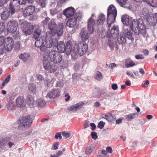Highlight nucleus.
Listing matches in <instances>:
<instances>
[{
  "label": "nucleus",
  "mask_w": 157,
  "mask_h": 157,
  "mask_svg": "<svg viewBox=\"0 0 157 157\" xmlns=\"http://www.w3.org/2000/svg\"><path fill=\"white\" fill-rule=\"evenodd\" d=\"M36 77L38 80L42 81L44 79L43 76L40 75H36Z\"/></svg>",
  "instance_id": "60"
},
{
  "label": "nucleus",
  "mask_w": 157,
  "mask_h": 157,
  "mask_svg": "<svg viewBox=\"0 0 157 157\" xmlns=\"http://www.w3.org/2000/svg\"><path fill=\"white\" fill-rule=\"evenodd\" d=\"M5 26L3 23H0V34L1 32L5 29Z\"/></svg>",
  "instance_id": "55"
},
{
  "label": "nucleus",
  "mask_w": 157,
  "mask_h": 157,
  "mask_svg": "<svg viewBox=\"0 0 157 157\" xmlns=\"http://www.w3.org/2000/svg\"><path fill=\"white\" fill-rule=\"evenodd\" d=\"M103 118L106 119L109 122H111L116 118L114 115L112 114L111 113L103 114L102 115Z\"/></svg>",
  "instance_id": "25"
},
{
  "label": "nucleus",
  "mask_w": 157,
  "mask_h": 157,
  "mask_svg": "<svg viewBox=\"0 0 157 157\" xmlns=\"http://www.w3.org/2000/svg\"><path fill=\"white\" fill-rule=\"evenodd\" d=\"M49 57L51 61L55 63H59L62 60V56L59 52L56 50H52L48 53Z\"/></svg>",
  "instance_id": "8"
},
{
  "label": "nucleus",
  "mask_w": 157,
  "mask_h": 157,
  "mask_svg": "<svg viewBox=\"0 0 157 157\" xmlns=\"http://www.w3.org/2000/svg\"><path fill=\"white\" fill-rule=\"evenodd\" d=\"M21 25L22 31L26 36L32 33L33 28L30 24L25 21H24L21 23Z\"/></svg>",
  "instance_id": "10"
},
{
  "label": "nucleus",
  "mask_w": 157,
  "mask_h": 157,
  "mask_svg": "<svg viewBox=\"0 0 157 157\" xmlns=\"http://www.w3.org/2000/svg\"><path fill=\"white\" fill-rule=\"evenodd\" d=\"M117 37V40L119 44H124L126 42V39L122 33H121Z\"/></svg>",
  "instance_id": "26"
},
{
  "label": "nucleus",
  "mask_w": 157,
  "mask_h": 157,
  "mask_svg": "<svg viewBox=\"0 0 157 157\" xmlns=\"http://www.w3.org/2000/svg\"><path fill=\"white\" fill-rule=\"evenodd\" d=\"M147 20L149 25L153 26L156 25L157 21L156 18H155V15H152L151 16L147 17Z\"/></svg>",
  "instance_id": "24"
},
{
  "label": "nucleus",
  "mask_w": 157,
  "mask_h": 157,
  "mask_svg": "<svg viewBox=\"0 0 157 157\" xmlns=\"http://www.w3.org/2000/svg\"><path fill=\"white\" fill-rule=\"evenodd\" d=\"M94 78L98 81H100L103 78V76L102 73L99 71H97L95 72L94 75Z\"/></svg>",
  "instance_id": "37"
},
{
  "label": "nucleus",
  "mask_w": 157,
  "mask_h": 157,
  "mask_svg": "<svg viewBox=\"0 0 157 157\" xmlns=\"http://www.w3.org/2000/svg\"><path fill=\"white\" fill-rule=\"evenodd\" d=\"M54 39H55L56 40V44L55 46L53 45L51 47L54 48L55 47H57V49L59 52H60L61 53H63L65 51V45L64 42L61 41L58 43V41L57 39L55 37L52 39V40H54Z\"/></svg>",
  "instance_id": "15"
},
{
  "label": "nucleus",
  "mask_w": 157,
  "mask_h": 157,
  "mask_svg": "<svg viewBox=\"0 0 157 157\" xmlns=\"http://www.w3.org/2000/svg\"><path fill=\"white\" fill-rule=\"evenodd\" d=\"M51 82V80L49 79H46L44 82V84L45 85L47 86H48L50 85Z\"/></svg>",
  "instance_id": "58"
},
{
  "label": "nucleus",
  "mask_w": 157,
  "mask_h": 157,
  "mask_svg": "<svg viewBox=\"0 0 157 157\" xmlns=\"http://www.w3.org/2000/svg\"><path fill=\"white\" fill-rule=\"evenodd\" d=\"M122 33L126 38L127 37L128 39L130 40H133V33L131 32L130 29L127 28L124 29Z\"/></svg>",
  "instance_id": "22"
},
{
  "label": "nucleus",
  "mask_w": 157,
  "mask_h": 157,
  "mask_svg": "<svg viewBox=\"0 0 157 157\" xmlns=\"http://www.w3.org/2000/svg\"><path fill=\"white\" fill-rule=\"evenodd\" d=\"M135 63L130 59H127L125 62V66L127 68H129L135 65Z\"/></svg>",
  "instance_id": "40"
},
{
  "label": "nucleus",
  "mask_w": 157,
  "mask_h": 157,
  "mask_svg": "<svg viewBox=\"0 0 157 157\" xmlns=\"http://www.w3.org/2000/svg\"><path fill=\"white\" fill-rule=\"evenodd\" d=\"M94 149V147L93 146H88L86 148L85 150V153L86 154H89L91 153Z\"/></svg>",
  "instance_id": "43"
},
{
  "label": "nucleus",
  "mask_w": 157,
  "mask_h": 157,
  "mask_svg": "<svg viewBox=\"0 0 157 157\" xmlns=\"http://www.w3.org/2000/svg\"><path fill=\"white\" fill-rule=\"evenodd\" d=\"M3 47H1V51L0 54H2L4 51L6 50L7 52L11 51L13 47L14 42L12 38L10 37H7L4 39Z\"/></svg>",
  "instance_id": "7"
},
{
  "label": "nucleus",
  "mask_w": 157,
  "mask_h": 157,
  "mask_svg": "<svg viewBox=\"0 0 157 157\" xmlns=\"http://www.w3.org/2000/svg\"><path fill=\"white\" fill-rule=\"evenodd\" d=\"M93 16L94 14H92L91 17L87 21V29L90 34L93 33L94 26H95V20L92 17Z\"/></svg>",
  "instance_id": "13"
},
{
  "label": "nucleus",
  "mask_w": 157,
  "mask_h": 157,
  "mask_svg": "<svg viewBox=\"0 0 157 157\" xmlns=\"http://www.w3.org/2000/svg\"><path fill=\"white\" fill-rule=\"evenodd\" d=\"M81 17L80 13H75L74 16L69 18L66 23L67 25L69 27H73L75 25L78 20Z\"/></svg>",
  "instance_id": "9"
},
{
  "label": "nucleus",
  "mask_w": 157,
  "mask_h": 157,
  "mask_svg": "<svg viewBox=\"0 0 157 157\" xmlns=\"http://www.w3.org/2000/svg\"><path fill=\"white\" fill-rule=\"evenodd\" d=\"M57 67L54 64H52L50 66L47 68L45 70L48 71L50 73L54 72L57 70Z\"/></svg>",
  "instance_id": "38"
},
{
  "label": "nucleus",
  "mask_w": 157,
  "mask_h": 157,
  "mask_svg": "<svg viewBox=\"0 0 157 157\" xmlns=\"http://www.w3.org/2000/svg\"><path fill=\"white\" fill-rule=\"evenodd\" d=\"M8 0H1L0 2V10H1L2 9L4 10L5 8V6H4L5 4Z\"/></svg>",
  "instance_id": "46"
},
{
  "label": "nucleus",
  "mask_w": 157,
  "mask_h": 157,
  "mask_svg": "<svg viewBox=\"0 0 157 157\" xmlns=\"http://www.w3.org/2000/svg\"><path fill=\"white\" fill-rule=\"evenodd\" d=\"M18 23L14 20H12L8 22L7 29L8 32L13 33L16 32L17 28Z\"/></svg>",
  "instance_id": "11"
},
{
  "label": "nucleus",
  "mask_w": 157,
  "mask_h": 157,
  "mask_svg": "<svg viewBox=\"0 0 157 157\" xmlns=\"http://www.w3.org/2000/svg\"><path fill=\"white\" fill-rule=\"evenodd\" d=\"M107 91L105 89L102 90L100 93V95H98L97 97L98 98L102 97L104 98H105V97L107 96Z\"/></svg>",
  "instance_id": "41"
},
{
  "label": "nucleus",
  "mask_w": 157,
  "mask_h": 157,
  "mask_svg": "<svg viewBox=\"0 0 157 157\" xmlns=\"http://www.w3.org/2000/svg\"><path fill=\"white\" fill-rule=\"evenodd\" d=\"M61 10V7L57 8V9H51L50 10V12L51 14L53 15L55 14H57L59 11Z\"/></svg>",
  "instance_id": "44"
},
{
  "label": "nucleus",
  "mask_w": 157,
  "mask_h": 157,
  "mask_svg": "<svg viewBox=\"0 0 157 157\" xmlns=\"http://www.w3.org/2000/svg\"><path fill=\"white\" fill-rule=\"evenodd\" d=\"M130 22V27L132 30L135 31V33H140L143 34L145 33V26L142 19H135Z\"/></svg>",
  "instance_id": "4"
},
{
  "label": "nucleus",
  "mask_w": 157,
  "mask_h": 157,
  "mask_svg": "<svg viewBox=\"0 0 157 157\" xmlns=\"http://www.w3.org/2000/svg\"><path fill=\"white\" fill-rule=\"evenodd\" d=\"M29 90L31 94H34L36 91V85L30 83L28 86Z\"/></svg>",
  "instance_id": "34"
},
{
  "label": "nucleus",
  "mask_w": 157,
  "mask_h": 157,
  "mask_svg": "<svg viewBox=\"0 0 157 157\" xmlns=\"http://www.w3.org/2000/svg\"><path fill=\"white\" fill-rule=\"evenodd\" d=\"M76 46L75 43H72L71 41H68L65 46V52L66 54L68 55L70 54V51L71 49H73V47Z\"/></svg>",
  "instance_id": "21"
},
{
  "label": "nucleus",
  "mask_w": 157,
  "mask_h": 157,
  "mask_svg": "<svg viewBox=\"0 0 157 157\" xmlns=\"http://www.w3.org/2000/svg\"><path fill=\"white\" fill-rule=\"evenodd\" d=\"M48 28L50 31L47 32L50 33L52 36V39L55 37V35L58 36H61L63 32V25L62 23H60L57 27L54 19H52L48 24Z\"/></svg>",
  "instance_id": "3"
},
{
  "label": "nucleus",
  "mask_w": 157,
  "mask_h": 157,
  "mask_svg": "<svg viewBox=\"0 0 157 157\" xmlns=\"http://www.w3.org/2000/svg\"><path fill=\"white\" fill-rule=\"evenodd\" d=\"M91 136L92 138L94 140H95L98 138V136H97V133L95 132H92L91 134Z\"/></svg>",
  "instance_id": "51"
},
{
  "label": "nucleus",
  "mask_w": 157,
  "mask_h": 157,
  "mask_svg": "<svg viewBox=\"0 0 157 157\" xmlns=\"http://www.w3.org/2000/svg\"><path fill=\"white\" fill-rule=\"evenodd\" d=\"M105 124V122L103 121H100L98 123L97 126L99 128L101 129L104 127Z\"/></svg>",
  "instance_id": "50"
},
{
  "label": "nucleus",
  "mask_w": 157,
  "mask_h": 157,
  "mask_svg": "<svg viewBox=\"0 0 157 157\" xmlns=\"http://www.w3.org/2000/svg\"><path fill=\"white\" fill-rule=\"evenodd\" d=\"M77 52H78V53L79 55L78 52V49H76L75 47H73V49H71V50L70 54L71 53L72 57L73 58L75 59L77 58Z\"/></svg>",
  "instance_id": "36"
},
{
  "label": "nucleus",
  "mask_w": 157,
  "mask_h": 157,
  "mask_svg": "<svg viewBox=\"0 0 157 157\" xmlns=\"http://www.w3.org/2000/svg\"><path fill=\"white\" fill-rule=\"evenodd\" d=\"M0 13H1V18L3 20L6 19L11 13L10 10H7L5 9V8L3 10L2 9L0 10Z\"/></svg>",
  "instance_id": "23"
},
{
  "label": "nucleus",
  "mask_w": 157,
  "mask_h": 157,
  "mask_svg": "<svg viewBox=\"0 0 157 157\" xmlns=\"http://www.w3.org/2000/svg\"><path fill=\"white\" fill-rule=\"evenodd\" d=\"M4 39L3 37L0 36V48L3 47ZM1 48H0V51H1Z\"/></svg>",
  "instance_id": "56"
},
{
  "label": "nucleus",
  "mask_w": 157,
  "mask_h": 157,
  "mask_svg": "<svg viewBox=\"0 0 157 157\" xmlns=\"http://www.w3.org/2000/svg\"><path fill=\"white\" fill-rule=\"evenodd\" d=\"M119 32L118 26L114 25L109 32H107V36L108 37H112L114 39L116 38L119 35Z\"/></svg>",
  "instance_id": "12"
},
{
  "label": "nucleus",
  "mask_w": 157,
  "mask_h": 157,
  "mask_svg": "<svg viewBox=\"0 0 157 157\" xmlns=\"http://www.w3.org/2000/svg\"><path fill=\"white\" fill-rule=\"evenodd\" d=\"M138 116L137 113H132L125 116V118L127 119L128 121H131L133 119L137 118Z\"/></svg>",
  "instance_id": "32"
},
{
  "label": "nucleus",
  "mask_w": 157,
  "mask_h": 157,
  "mask_svg": "<svg viewBox=\"0 0 157 157\" xmlns=\"http://www.w3.org/2000/svg\"><path fill=\"white\" fill-rule=\"evenodd\" d=\"M132 21V19H129L128 15H123L121 17V21L123 24L126 25H129L130 21Z\"/></svg>",
  "instance_id": "27"
},
{
  "label": "nucleus",
  "mask_w": 157,
  "mask_h": 157,
  "mask_svg": "<svg viewBox=\"0 0 157 157\" xmlns=\"http://www.w3.org/2000/svg\"><path fill=\"white\" fill-rule=\"evenodd\" d=\"M19 3V5H25L27 2V0H17Z\"/></svg>",
  "instance_id": "57"
},
{
  "label": "nucleus",
  "mask_w": 157,
  "mask_h": 157,
  "mask_svg": "<svg viewBox=\"0 0 157 157\" xmlns=\"http://www.w3.org/2000/svg\"><path fill=\"white\" fill-rule=\"evenodd\" d=\"M26 100L27 103L30 108L33 107L34 100L31 95H28L26 98Z\"/></svg>",
  "instance_id": "29"
},
{
  "label": "nucleus",
  "mask_w": 157,
  "mask_h": 157,
  "mask_svg": "<svg viewBox=\"0 0 157 157\" xmlns=\"http://www.w3.org/2000/svg\"><path fill=\"white\" fill-rule=\"evenodd\" d=\"M46 104V102L44 100L42 99H38L36 101V105L38 107H44Z\"/></svg>",
  "instance_id": "39"
},
{
  "label": "nucleus",
  "mask_w": 157,
  "mask_h": 157,
  "mask_svg": "<svg viewBox=\"0 0 157 157\" xmlns=\"http://www.w3.org/2000/svg\"><path fill=\"white\" fill-rule=\"evenodd\" d=\"M90 125L91 127V129L92 130H94L96 127V126L95 124L94 123H92L90 124Z\"/></svg>",
  "instance_id": "63"
},
{
  "label": "nucleus",
  "mask_w": 157,
  "mask_h": 157,
  "mask_svg": "<svg viewBox=\"0 0 157 157\" xmlns=\"http://www.w3.org/2000/svg\"><path fill=\"white\" fill-rule=\"evenodd\" d=\"M84 104L83 102L81 101L77 103L75 105H72L68 108L69 111L73 112H76L78 110L81 108Z\"/></svg>",
  "instance_id": "20"
},
{
  "label": "nucleus",
  "mask_w": 157,
  "mask_h": 157,
  "mask_svg": "<svg viewBox=\"0 0 157 157\" xmlns=\"http://www.w3.org/2000/svg\"><path fill=\"white\" fill-rule=\"evenodd\" d=\"M19 58L24 62H26L29 57V55L28 53H24L20 54Z\"/></svg>",
  "instance_id": "35"
},
{
  "label": "nucleus",
  "mask_w": 157,
  "mask_h": 157,
  "mask_svg": "<svg viewBox=\"0 0 157 157\" xmlns=\"http://www.w3.org/2000/svg\"><path fill=\"white\" fill-rule=\"evenodd\" d=\"M35 10V7L32 5H29L26 8L24 11L25 17L29 16L32 15Z\"/></svg>",
  "instance_id": "19"
},
{
  "label": "nucleus",
  "mask_w": 157,
  "mask_h": 157,
  "mask_svg": "<svg viewBox=\"0 0 157 157\" xmlns=\"http://www.w3.org/2000/svg\"><path fill=\"white\" fill-rule=\"evenodd\" d=\"M42 30L40 28H38L34 31L33 37L35 40L40 39V37L42 33Z\"/></svg>",
  "instance_id": "28"
},
{
  "label": "nucleus",
  "mask_w": 157,
  "mask_h": 157,
  "mask_svg": "<svg viewBox=\"0 0 157 157\" xmlns=\"http://www.w3.org/2000/svg\"><path fill=\"white\" fill-rule=\"evenodd\" d=\"M10 79V75H9L4 80L2 83L1 88H2L5 84L8 83Z\"/></svg>",
  "instance_id": "45"
},
{
  "label": "nucleus",
  "mask_w": 157,
  "mask_h": 157,
  "mask_svg": "<svg viewBox=\"0 0 157 157\" xmlns=\"http://www.w3.org/2000/svg\"><path fill=\"white\" fill-rule=\"evenodd\" d=\"M101 105L100 103L98 101L95 102L94 103V106L96 108L100 107Z\"/></svg>",
  "instance_id": "59"
},
{
  "label": "nucleus",
  "mask_w": 157,
  "mask_h": 157,
  "mask_svg": "<svg viewBox=\"0 0 157 157\" xmlns=\"http://www.w3.org/2000/svg\"><path fill=\"white\" fill-rule=\"evenodd\" d=\"M74 9L72 7H70L63 10V14L67 18H69L74 16Z\"/></svg>",
  "instance_id": "18"
},
{
  "label": "nucleus",
  "mask_w": 157,
  "mask_h": 157,
  "mask_svg": "<svg viewBox=\"0 0 157 157\" xmlns=\"http://www.w3.org/2000/svg\"><path fill=\"white\" fill-rule=\"evenodd\" d=\"M49 19L50 18L48 17H46L45 19L42 21L43 25H46Z\"/></svg>",
  "instance_id": "54"
},
{
  "label": "nucleus",
  "mask_w": 157,
  "mask_h": 157,
  "mask_svg": "<svg viewBox=\"0 0 157 157\" xmlns=\"http://www.w3.org/2000/svg\"><path fill=\"white\" fill-rule=\"evenodd\" d=\"M59 145L58 142H56L53 144V147L54 148V149L55 150L57 149L58 148Z\"/></svg>",
  "instance_id": "61"
},
{
  "label": "nucleus",
  "mask_w": 157,
  "mask_h": 157,
  "mask_svg": "<svg viewBox=\"0 0 157 157\" xmlns=\"http://www.w3.org/2000/svg\"><path fill=\"white\" fill-rule=\"evenodd\" d=\"M64 85L63 81L59 80L58 81L56 84V86L57 87H62Z\"/></svg>",
  "instance_id": "48"
},
{
  "label": "nucleus",
  "mask_w": 157,
  "mask_h": 157,
  "mask_svg": "<svg viewBox=\"0 0 157 157\" xmlns=\"http://www.w3.org/2000/svg\"><path fill=\"white\" fill-rule=\"evenodd\" d=\"M117 15V11L115 7L113 5H110L107 9V24L109 29L111 25L114 22Z\"/></svg>",
  "instance_id": "5"
},
{
  "label": "nucleus",
  "mask_w": 157,
  "mask_h": 157,
  "mask_svg": "<svg viewBox=\"0 0 157 157\" xmlns=\"http://www.w3.org/2000/svg\"><path fill=\"white\" fill-rule=\"evenodd\" d=\"M23 97L21 96H19L16 100V103L17 106L20 107L23 105L24 100Z\"/></svg>",
  "instance_id": "33"
},
{
  "label": "nucleus",
  "mask_w": 157,
  "mask_h": 157,
  "mask_svg": "<svg viewBox=\"0 0 157 157\" xmlns=\"http://www.w3.org/2000/svg\"><path fill=\"white\" fill-rule=\"evenodd\" d=\"M9 5V10L12 14L15 13V9L18 8L19 6L17 0H12L10 2Z\"/></svg>",
  "instance_id": "16"
},
{
  "label": "nucleus",
  "mask_w": 157,
  "mask_h": 157,
  "mask_svg": "<svg viewBox=\"0 0 157 157\" xmlns=\"http://www.w3.org/2000/svg\"><path fill=\"white\" fill-rule=\"evenodd\" d=\"M40 51L42 52H45L46 51L47 48H49L48 47H47L46 44H44L43 45L41 46L40 47Z\"/></svg>",
  "instance_id": "49"
},
{
  "label": "nucleus",
  "mask_w": 157,
  "mask_h": 157,
  "mask_svg": "<svg viewBox=\"0 0 157 157\" xmlns=\"http://www.w3.org/2000/svg\"><path fill=\"white\" fill-rule=\"evenodd\" d=\"M112 88L114 90H116L117 88V85L116 83H113L112 85Z\"/></svg>",
  "instance_id": "64"
},
{
  "label": "nucleus",
  "mask_w": 157,
  "mask_h": 157,
  "mask_svg": "<svg viewBox=\"0 0 157 157\" xmlns=\"http://www.w3.org/2000/svg\"><path fill=\"white\" fill-rule=\"evenodd\" d=\"M80 35L82 41L78 43V50L79 55L82 56L87 50L88 45L85 41L88 39L89 35L86 28H84L81 30Z\"/></svg>",
  "instance_id": "1"
},
{
  "label": "nucleus",
  "mask_w": 157,
  "mask_h": 157,
  "mask_svg": "<svg viewBox=\"0 0 157 157\" xmlns=\"http://www.w3.org/2000/svg\"><path fill=\"white\" fill-rule=\"evenodd\" d=\"M62 135L65 139H67L70 137L71 134L70 133L64 131L62 132Z\"/></svg>",
  "instance_id": "47"
},
{
  "label": "nucleus",
  "mask_w": 157,
  "mask_h": 157,
  "mask_svg": "<svg viewBox=\"0 0 157 157\" xmlns=\"http://www.w3.org/2000/svg\"><path fill=\"white\" fill-rule=\"evenodd\" d=\"M128 0H117V1L119 3L121 6H123L125 4L126 1Z\"/></svg>",
  "instance_id": "52"
},
{
  "label": "nucleus",
  "mask_w": 157,
  "mask_h": 157,
  "mask_svg": "<svg viewBox=\"0 0 157 157\" xmlns=\"http://www.w3.org/2000/svg\"><path fill=\"white\" fill-rule=\"evenodd\" d=\"M108 45L110 47L111 50H113L115 46V44H116L115 40L113 38L109 37L108 40L107 42Z\"/></svg>",
  "instance_id": "30"
},
{
  "label": "nucleus",
  "mask_w": 157,
  "mask_h": 157,
  "mask_svg": "<svg viewBox=\"0 0 157 157\" xmlns=\"http://www.w3.org/2000/svg\"><path fill=\"white\" fill-rule=\"evenodd\" d=\"M105 15L103 14H101L98 17V20L97 21V24L98 25H101L103 24L105 21Z\"/></svg>",
  "instance_id": "31"
},
{
  "label": "nucleus",
  "mask_w": 157,
  "mask_h": 157,
  "mask_svg": "<svg viewBox=\"0 0 157 157\" xmlns=\"http://www.w3.org/2000/svg\"><path fill=\"white\" fill-rule=\"evenodd\" d=\"M19 121L18 129L20 130H24L31 125L33 119L30 115H28L22 117Z\"/></svg>",
  "instance_id": "6"
},
{
  "label": "nucleus",
  "mask_w": 157,
  "mask_h": 157,
  "mask_svg": "<svg viewBox=\"0 0 157 157\" xmlns=\"http://www.w3.org/2000/svg\"><path fill=\"white\" fill-rule=\"evenodd\" d=\"M60 92L57 89H55L48 92L47 96L50 98H55L58 97L60 95Z\"/></svg>",
  "instance_id": "17"
},
{
  "label": "nucleus",
  "mask_w": 157,
  "mask_h": 157,
  "mask_svg": "<svg viewBox=\"0 0 157 157\" xmlns=\"http://www.w3.org/2000/svg\"><path fill=\"white\" fill-rule=\"evenodd\" d=\"M52 36L50 33L46 32V37L44 39H36L35 42V46L40 48L44 44H46L47 47L51 48L52 46H55L56 44L57 41L55 39L52 40Z\"/></svg>",
  "instance_id": "2"
},
{
  "label": "nucleus",
  "mask_w": 157,
  "mask_h": 157,
  "mask_svg": "<svg viewBox=\"0 0 157 157\" xmlns=\"http://www.w3.org/2000/svg\"><path fill=\"white\" fill-rule=\"evenodd\" d=\"M48 52H45L42 59L43 67L45 70L49 68L52 64L48 59Z\"/></svg>",
  "instance_id": "14"
},
{
  "label": "nucleus",
  "mask_w": 157,
  "mask_h": 157,
  "mask_svg": "<svg viewBox=\"0 0 157 157\" xmlns=\"http://www.w3.org/2000/svg\"><path fill=\"white\" fill-rule=\"evenodd\" d=\"M135 58L137 59H142L144 58L143 56L141 55H137L135 56Z\"/></svg>",
  "instance_id": "62"
},
{
  "label": "nucleus",
  "mask_w": 157,
  "mask_h": 157,
  "mask_svg": "<svg viewBox=\"0 0 157 157\" xmlns=\"http://www.w3.org/2000/svg\"><path fill=\"white\" fill-rule=\"evenodd\" d=\"M39 3L42 7H44L46 5V0H40Z\"/></svg>",
  "instance_id": "53"
},
{
  "label": "nucleus",
  "mask_w": 157,
  "mask_h": 157,
  "mask_svg": "<svg viewBox=\"0 0 157 157\" xmlns=\"http://www.w3.org/2000/svg\"><path fill=\"white\" fill-rule=\"evenodd\" d=\"M14 104L12 102H9L6 105V108L8 110H11L14 109Z\"/></svg>",
  "instance_id": "42"
}]
</instances>
